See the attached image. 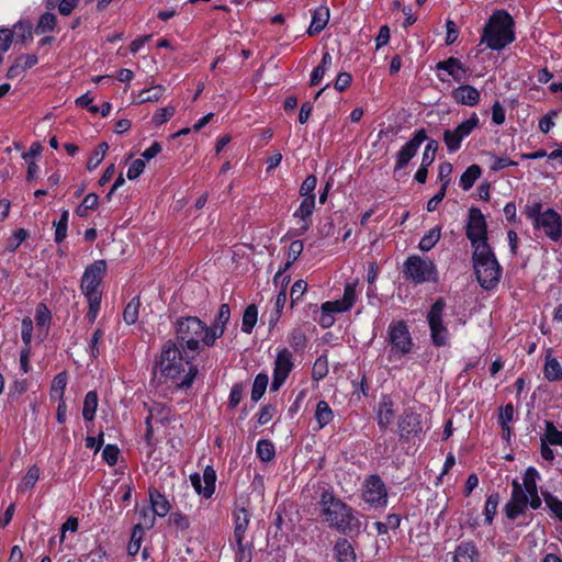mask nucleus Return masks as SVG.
Wrapping results in <instances>:
<instances>
[{
  "label": "nucleus",
  "instance_id": "1",
  "mask_svg": "<svg viewBox=\"0 0 562 562\" xmlns=\"http://www.w3.org/2000/svg\"><path fill=\"white\" fill-rule=\"evenodd\" d=\"M319 506L324 521L329 527L349 536L360 533L362 529L360 518L350 506L337 498L331 492H323Z\"/></svg>",
  "mask_w": 562,
  "mask_h": 562
},
{
  "label": "nucleus",
  "instance_id": "2",
  "mask_svg": "<svg viewBox=\"0 0 562 562\" xmlns=\"http://www.w3.org/2000/svg\"><path fill=\"white\" fill-rule=\"evenodd\" d=\"M191 359H193V356L190 357L184 352L182 355L177 344L168 340L162 346L157 368L161 375L178 379L181 373L184 372V367L189 366V371L186 373L183 380L178 383L179 387H189L198 374V368L190 364Z\"/></svg>",
  "mask_w": 562,
  "mask_h": 562
},
{
  "label": "nucleus",
  "instance_id": "3",
  "mask_svg": "<svg viewBox=\"0 0 562 562\" xmlns=\"http://www.w3.org/2000/svg\"><path fill=\"white\" fill-rule=\"evenodd\" d=\"M514 20L506 11H496L484 26L481 44L501 50L515 40Z\"/></svg>",
  "mask_w": 562,
  "mask_h": 562
},
{
  "label": "nucleus",
  "instance_id": "4",
  "mask_svg": "<svg viewBox=\"0 0 562 562\" xmlns=\"http://www.w3.org/2000/svg\"><path fill=\"white\" fill-rule=\"evenodd\" d=\"M176 338L182 351L196 353L204 345L209 333L207 325L195 316L180 317L175 323Z\"/></svg>",
  "mask_w": 562,
  "mask_h": 562
},
{
  "label": "nucleus",
  "instance_id": "5",
  "mask_svg": "<svg viewBox=\"0 0 562 562\" xmlns=\"http://www.w3.org/2000/svg\"><path fill=\"white\" fill-rule=\"evenodd\" d=\"M473 267L480 285L490 290L495 288L502 276V268L488 245L481 244L473 251Z\"/></svg>",
  "mask_w": 562,
  "mask_h": 562
},
{
  "label": "nucleus",
  "instance_id": "6",
  "mask_svg": "<svg viewBox=\"0 0 562 562\" xmlns=\"http://www.w3.org/2000/svg\"><path fill=\"white\" fill-rule=\"evenodd\" d=\"M403 273L415 283L436 282L438 280L435 262L417 255L409 256L405 260Z\"/></svg>",
  "mask_w": 562,
  "mask_h": 562
},
{
  "label": "nucleus",
  "instance_id": "7",
  "mask_svg": "<svg viewBox=\"0 0 562 562\" xmlns=\"http://www.w3.org/2000/svg\"><path fill=\"white\" fill-rule=\"evenodd\" d=\"M387 336L391 345V357H403L412 351L413 341L405 323H391L387 328Z\"/></svg>",
  "mask_w": 562,
  "mask_h": 562
},
{
  "label": "nucleus",
  "instance_id": "8",
  "mask_svg": "<svg viewBox=\"0 0 562 562\" xmlns=\"http://www.w3.org/2000/svg\"><path fill=\"white\" fill-rule=\"evenodd\" d=\"M445 306L443 300L439 299L432 304L427 315L431 340L438 347L446 346L449 340L448 329L442 322Z\"/></svg>",
  "mask_w": 562,
  "mask_h": 562
},
{
  "label": "nucleus",
  "instance_id": "9",
  "mask_svg": "<svg viewBox=\"0 0 562 562\" xmlns=\"http://www.w3.org/2000/svg\"><path fill=\"white\" fill-rule=\"evenodd\" d=\"M106 262L97 260L88 266L81 279V290L87 299L101 297L99 285L105 274Z\"/></svg>",
  "mask_w": 562,
  "mask_h": 562
},
{
  "label": "nucleus",
  "instance_id": "10",
  "mask_svg": "<svg viewBox=\"0 0 562 562\" xmlns=\"http://www.w3.org/2000/svg\"><path fill=\"white\" fill-rule=\"evenodd\" d=\"M362 498L372 507L383 508L387 505L386 487L378 475H370L362 485Z\"/></svg>",
  "mask_w": 562,
  "mask_h": 562
},
{
  "label": "nucleus",
  "instance_id": "11",
  "mask_svg": "<svg viewBox=\"0 0 562 562\" xmlns=\"http://www.w3.org/2000/svg\"><path fill=\"white\" fill-rule=\"evenodd\" d=\"M479 125V117L475 113L470 119L460 123L454 130H446L443 142L450 153L457 151L461 147L462 140L468 137Z\"/></svg>",
  "mask_w": 562,
  "mask_h": 562
},
{
  "label": "nucleus",
  "instance_id": "12",
  "mask_svg": "<svg viewBox=\"0 0 562 562\" xmlns=\"http://www.w3.org/2000/svg\"><path fill=\"white\" fill-rule=\"evenodd\" d=\"M465 234L474 249H476V246H480L481 244L488 245L486 243V221L483 213L476 207L470 209Z\"/></svg>",
  "mask_w": 562,
  "mask_h": 562
},
{
  "label": "nucleus",
  "instance_id": "13",
  "mask_svg": "<svg viewBox=\"0 0 562 562\" xmlns=\"http://www.w3.org/2000/svg\"><path fill=\"white\" fill-rule=\"evenodd\" d=\"M293 366L292 352L286 348L281 349L274 360L271 391H278L282 386L292 371Z\"/></svg>",
  "mask_w": 562,
  "mask_h": 562
},
{
  "label": "nucleus",
  "instance_id": "14",
  "mask_svg": "<svg viewBox=\"0 0 562 562\" xmlns=\"http://www.w3.org/2000/svg\"><path fill=\"white\" fill-rule=\"evenodd\" d=\"M512 485V497L505 506V512L509 519H516L519 515L524 514L527 506L530 505V496L518 481L514 480Z\"/></svg>",
  "mask_w": 562,
  "mask_h": 562
},
{
  "label": "nucleus",
  "instance_id": "15",
  "mask_svg": "<svg viewBox=\"0 0 562 562\" xmlns=\"http://www.w3.org/2000/svg\"><path fill=\"white\" fill-rule=\"evenodd\" d=\"M537 227L542 228L544 234L557 241L562 236L561 216L553 209H548L537 217Z\"/></svg>",
  "mask_w": 562,
  "mask_h": 562
},
{
  "label": "nucleus",
  "instance_id": "16",
  "mask_svg": "<svg viewBox=\"0 0 562 562\" xmlns=\"http://www.w3.org/2000/svg\"><path fill=\"white\" fill-rule=\"evenodd\" d=\"M427 139L425 130H418L413 137L400 149L396 155V165L394 170L403 169L409 160L416 155L419 146Z\"/></svg>",
  "mask_w": 562,
  "mask_h": 562
},
{
  "label": "nucleus",
  "instance_id": "17",
  "mask_svg": "<svg viewBox=\"0 0 562 562\" xmlns=\"http://www.w3.org/2000/svg\"><path fill=\"white\" fill-rule=\"evenodd\" d=\"M231 317V308L228 304H222L217 312V315L214 322L207 326L209 333L204 338V345L206 347H212L216 339L224 335L226 324L228 323Z\"/></svg>",
  "mask_w": 562,
  "mask_h": 562
},
{
  "label": "nucleus",
  "instance_id": "18",
  "mask_svg": "<svg viewBox=\"0 0 562 562\" xmlns=\"http://www.w3.org/2000/svg\"><path fill=\"white\" fill-rule=\"evenodd\" d=\"M190 481L198 494L209 498L215 490L216 474L212 467H206L202 477L195 473L190 476Z\"/></svg>",
  "mask_w": 562,
  "mask_h": 562
},
{
  "label": "nucleus",
  "instance_id": "19",
  "mask_svg": "<svg viewBox=\"0 0 562 562\" xmlns=\"http://www.w3.org/2000/svg\"><path fill=\"white\" fill-rule=\"evenodd\" d=\"M539 477L538 471L529 467L522 479V488L527 491L528 495L530 496V507L532 509H538L541 506V499L538 495V488H537V480Z\"/></svg>",
  "mask_w": 562,
  "mask_h": 562
},
{
  "label": "nucleus",
  "instance_id": "20",
  "mask_svg": "<svg viewBox=\"0 0 562 562\" xmlns=\"http://www.w3.org/2000/svg\"><path fill=\"white\" fill-rule=\"evenodd\" d=\"M398 429L401 437H408L412 434L420 432L422 424L419 415L411 411L404 412L398 422Z\"/></svg>",
  "mask_w": 562,
  "mask_h": 562
},
{
  "label": "nucleus",
  "instance_id": "21",
  "mask_svg": "<svg viewBox=\"0 0 562 562\" xmlns=\"http://www.w3.org/2000/svg\"><path fill=\"white\" fill-rule=\"evenodd\" d=\"M453 99L461 104L474 106L480 101V92L472 86L463 85L452 91Z\"/></svg>",
  "mask_w": 562,
  "mask_h": 562
},
{
  "label": "nucleus",
  "instance_id": "22",
  "mask_svg": "<svg viewBox=\"0 0 562 562\" xmlns=\"http://www.w3.org/2000/svg\"><path fill=\"white\" fill-rule=\"evenodd\" d=\"M37 64V56L35 54H26L19 56L13 65L8 69L7 77L14 79L20 77L24 71L32 68Z\"/></svg>",
  "mask_w": 562,
  "mask_h": 562
},
{
  "label": "nucleus",
  "instance_id": "23",
  "mask_svg": "<svg viewBox=\"0 0 562 562\" xmlns=\"http://www.w3.org/2000/svg\"><path fill=\"white\" fill-rule=\"evenodd\" d=\"M315 210V196L303 198L299 209L294 212V217L299 218L303 224L301 229L306 232L311 226V216Z\"/></svg>",
  "mask_w": 562,
  "mask_h": 562
},
{
  "label": "nucleus",
  "instance_id": "24",
  "mask_svg": "<svg viewBox=\"0 0 562 562\" xmlns=\"http://www.w3.org/2000/svg\"><path fill=\"white\" fill-rule=\"evenodd\" d=\"M453 562H480V553L472 542H461L454 550Z\"/></svg>",
  "mask_w": 562,
  "mask_h": 562
},
{
  "label": "nucleus",
  "instance_id": "25",
  "mask_svg": "<svg viewBox=\"0 0 562 562\" xmlns=\"http://www.w3.org/2000/svg\"><path fill=\"white\" fill-rule=\"evenodd\" d=\"M436 68L447 71L457 81H461L465 74L464 65L456 57L437 63Z\"/></svg>",
  "mask_w": 562,
  "mask_h": 562
},
{
  "label": "nucleus",
  "instance_id": "26",
  "mask_svg": "<svg viewBox=\"0 0 562 562\" xmlns=\"http://www.w3.org/2000/svg\"><path fill=\"white\" fill-rule=\"evenodd\" d=\"M149 502L151 512L158 517H165L171 508L166 496L157 490H149Z\"/></svg>",
  "mask_w": 562,
  "mask_h": 562
},
{
  "label": "nucleus",
  "instance_id": "27",
  "mask_svg": "<svg viewBox=\"0 0 562 562\" xmlns=\"http://www.w3.org/2000/svg\"><path fill=\"white\" fill-rule=\"evenodd\" d=\"M329 20V9L327 7L317 8L312 16V22L307 30L308 35L321 33L327 25Z\"/></svg>",
  "mask_w": 562,
  "mask_h": 562
},
{
  "label": "nucleus",
  "instance_id": "28",
  "mask_svg": "<svg viewBox=\"0 0 562 562\" xmlns=\"http://www.w3.org/2000/svg\"><path fill=\"white\" fill-rule=\"evenodd\" d=\"M249 519V513L245 508H240L235 513L234 539L236 542L244 540Z\"/></svg>",
  "mask_w": 562,
  "mask_h": 562
},
{
  "label": "nucleus",
  "instance_id": "29",
  "mask_svg": "<svg viewBox=\"0 0 562 562\" xmlns=\"http://www.w3.org/2000/svg\"><path fill=\"white\" fill-rule=\"evenodd\" d=\"M334 418V413L326 401H319L315 409V420L318 429L327 426Z\"/></svg>",
  "mask_w": 562,
  "mask_h": 562
},
{
  "label": "nucleus",
  "instance_id": "30",
  "mask_svg": "<svg viewBox=\"0 0 562 562\" xmlns=\"http://www.w3.org/2000/svg\"><path fill=\"white\" fill-rule=\"evenodd\" d=\"M482 170L479 165H471L467 168V170L462 173L460 178V187L468 191L470 190L474 182L481 177Z\"/></svg>",
  "mask_w": 562,
  "mask_h": 562
},
{
  "label": "nucleus",
  "instance_id": "31",
  "mask_svg": "<svg viewBox=\"0 0 562 562\" xmlns=\"http://www.w3.org/2000/svg\"><path fill=\"white\" fill-rule=\"evenodd\" d=\"M98 408V394L95 391H90L86 394L82 407V417L87 422L94 418Z\"/></svg>",
  "mask_w": 562,
  "mask_h": 562
},
{
  "label": "nucleus",
  "instance_id": "32",
  "mask_svg": "<svg viewBox=\"0 0 562 562\" xmlns=\"http://www.w3.org/2000/svg\"><path fill=\"white\" fill-rule=\"evenodd\" d=\"M335 552L338 562H355L356 560L353 548L346 539L337 541Z\"/></svg>",
  "mask_w": 562,
  "mask_h": 562
},
{
  "label": "nucleus",
  "instance_id": "33",
  "mask_svg": "<svg viewBox=\"0 0 562 562\" xmlns=\"http://www.w3.org/2000/svg\"><path fill=\"white\" fill-rule=\"evenodd\" d=\"M394 418L393 404L391 401L380 403L378 411V423L381 428H386Z\"/></svg>",
  "mask_w": 562,
  "mask_h": 562
},
{
  "label": "nucleus",
  "instance_id": "34",
  "mask_svg": "<svg viewBox=\"0 0 562 562\" xmlns=\"http://www.w3.org/2000/svg\"><path fill=\"white\" fill-rule=\"evenodd\" d=\"M66 385H67V374H66V372H60L59 374H57L54 378V380L52 382L50 397L53 400H57V401L64 400V393H65Z\"/></svg>",
  "mask_w": 562,
  "mask_h": 562
},
{
  "label": "nucleus",
  "instance_id": "35",
  "mask_svg": "<svg viewBox=\"0 0 562 562\" xmlns=\"http://www.w3.org/2000/svg\"><path fill=\"white\" fill-rule=\"evenodd\" d=\"M57 24V18L55 14L46 12L40 16L37 25L35 27L36 34H46L53 32Z\"/></svg>",
  "mask_w": 562,
  "mask_h": 562
},
{
  "label": "nucleus",
  "instance_id": "36",
  "mask_svg": "<svg viewBox=\"0 0 562 562\" xmlns=\"http://www.w3.org/2000/svg\"><path fill=\"white\" fill-rule=\"evenodd\" d=\"M441 237V228L434 227L430 229L419 241V249L423 251H429L435 247Z\"/></svg>",
  "mask_w": 562,
  "mask_h": 562
},
{
  "label": "nucleus",
  "instance_id": "37",
  "mask_svg": "<svg viewBox=\"0 0 562 562\" xmlns=\"http://www.w3.org/2000/svg\"><path fill=\"white\" fill-rule=\"evenodd\" d=\"M257 307L255 305L247 306L243 315L241 330L246 334H250L257 323Z\"/></svg>",
  "mask_w": 562,
  "mask_h": 562
},
{
  "label": "nucleus",
  "instance_id": "38",
  "mask_svg": "<svg viewBox=\"0 0 562 562\" xmlns=\"http://www.w3.org/2000/svg\"><path fill=\"white\" fill-rule=\"evenodd\" d=\"M268 382H269V378L267 374L259 373L256 375L254 384H252V390H251V400L254 402H257L262 397V395L266 392Z\"/></svg>",
  "mask_w": 562,
  "mask_h": 562
},
{
  "label": "nucleus",
  "instance_id": "39",
  "mask_svg": "<svg viewBox=\"0 0 562 562\" xmlns=\"http://www.w3.org/2000/svg\"><path fill=\"white\" fill-rule=\"evenodd\" d=\"M138 514V522L134 526L136 528H139L142 530L144 529H151L156 521V515L154 513H150V510L147 507H142L137 510Z\"/></svg>",
  "mask_w": 562,
  "mask_h": 562
},
{
  "label": "nucleus",
  "instance_id": "40",
  "mask_svg": "<svg viewBox=\"0 0 562 562\" xmlns=\"http://www.w3.org/2000/svg\"><path fill=\"white\" fill-rule=\"evenodd\" d=\"M140 302L138 299H132L124 308L123 319L126 324L132 325L135 324L138 319V311H139Z\"/></svg>",
  "mask_w": 562,
  "mask_h": 562
},
{
  "label": "nucleus",
  "instance_id": "41",
  "mask_svg": "<svg viewBox=\"0 0 562 562\" xmlns=\"http://www.w3.org/2000/svg\"><path fill=\"white\" fill-rule=\"evenodd\" d=\"M164 92L165 88L162 86H155L149 89H145L138 94V103L156 102L164 95Z\"/></svg>",
  "mask_w": 562,
  "mask_h": 562
},
{
  "label": "nucleus",
  "instance_id": "42",
  "mask_svg": "<svg viewBox=\"0 0 562 562\" xmlns=\"http://www.w3.org/2000/svg\"><path fill=\"white\" fill-rule=\"evenodd\" d=\"M256 452L261 461L269 462L274 457V447L269 440L261 439L257 442Z\"/></svg>",
  "mask_w": 562,
  "mask_h": 562
},
{
  "label": "nucleus",
  "instance_id": "43",
  "mask_svg": "<svg viewBox=\"0 0 562 562\" xmlns=\"http://www.w3.org/2000/svg\"><path fill=\"white\" fill-rule=\"evenodd\" d=\"M99 204V198L94 193H89L85 196L82 203L76 209V214L80 217H85L89 210H94Z\"/></svg>",
  "mask_w": 562,
  "mask_h": 562
},
{
  "label": "nucleus",
  "instance_id": "44",
  "mask_svg": "<svg viewBox=\"0 0 562 562\" xmlns=\"http://www.w3.org/2000/svg\"><path fill=\"white\" fill-rule=\"evenodd\" d=\"M108 149H109L108 143L103 142V143L99 144L97 146V148L94 149L93 155L89 158V160L87 162V168L89 170L95 169L101 164V161L104 159Z\"/></svg>",
  "mask_w": 562,
  "mask_h": 562
},
{
  "label": "nucleus",
  "instance_id": "45",
  "mask_svg": "<svg viewBox=\"0 0 562 562\" xmlns=\"http://www.w3.org/2000/svg\"><path fill=\"white\" fill-rule=\"evenodd\" d=\"M544 375L550 381H559L562 379V368L558 360H547L544 364Z\"/></svg>",
  "mask_w": 562,
  "mask_h": 562
},
{
  "label": "nucleus",
  "instance_id": "46",
  "mask_svg": "<svg viewBox=\"0 0 562 562\" xmlns=\"http://www.w3.org/2000/svg\"><path fill=\"white\" fill-rule=\"evenodd\" d=\"M38 477H40V469L35 465L31 467L27 470L24 477L22 479V481L19 485V490L22 492H25V491L32 488L36 484Z\"/></svg>",
  "mask_w": 562,
  "mask_h": 562
},
{
  "label": "nucleus",
  "instance_id": "47",
  "mask_svg": "<svg viewBox=\"0 0 562 562\" xmlns=\"http://www.w3.org/2000/svg\"><path fill=\"white\" fill-rule=\"evenodd\" d=\"M498 502H499L498 494H492L486 499L484 515H485V521L488 525L492 524L494 516L496 515Z\"/></svg>",
  "mask_w": 562,
  "mask_h": 562
},
{
  "label": "nucleus",
  "instance_id": "48",
  "mask_svg": "<svg viewBox=\"0 0 562 562\" xmlns=\"http://www.w3.org/2000/svg\"><path fill=\"white\" fill-rule=\"evenodd\" d=\"M304 245L302 240H294L291 243L288 252V261L284 266V270L289 269L291 265L297 260L303 251Z\"/></svg>",
  "mask_w": 562,
  "mask_h": 562
},
{
  "label": "nucleus",
  "instance_id": "49",
  "mask_svg": "<svg viewBox=\"0 0 562 562\" xmlns=\"http://www.w3.org/2000/svg\"><path fill=\"white\" fill-rule=\"evenodd\" d=\"M176 113V108L173 105H168L166 108H161L153 116V122L156 125H161L168 122Z\"/></svg>",
  "mask_w": 562,
  "mask_h": 562
},
{
  "label": "nucleus",
  "instance_id": "50",
  "mask_svg": "<svg viewBox=\"0 0 562 562\" xmlns=\"http://www.w3.org/2000/svg\"><path fill=\"white\" fill-rule=\"evenodd\" d=\"M289 344L295 350L303 349L305 347V344H306L305 334L301 329L294 328L289 334Z\"/></svg>",
  "mask_w": 562,
  "mask_h": 562
},
{
  "label": "nucleus",
  "instance_id": "51",
  "mask_svg": "<svg viewBox=\"0 0 562 562\" xmlns=\"http://www.w3.org/2000/svg\"><path fill=\"white\" fill-rule=\"evenodd\" d=\"M143 538V530L134 527L131 540L127 546V552L130 555H136L140 549V542Z\"/></svg>",
  "mask_w": 562,
  "mask_h": 562
},
{
  "label": "nucleus",
  "instance_id": "52",
  "mask_svg": "<svg viewBox=\"0 0 562 562\" xmlns=\"http://www.w3.org/2000/svg\"><path fill=\"white\" fill-rule=\"evenodd\" d=\"M316 184H317V178L314 175L307 176L301 184L300 195L302 198L315 196L313 192L316 188Z\"/></svg>",
  "mask_w": 562,
  "mask_h": 562
},
{
  "label": "nucleus",
  "instance_id": "53",
  "mask_svg": "<svg viewBox=\"0 0 562 562\" xmlns=\"http://www.w3.org/2000/svg\"><path fill=\"white\" fill-rule=\"evenodd\" d=\"M513 417L514 406L512 404H507L499 409L498 420L503 431H508V424L513 420Z\"/></svg>",
  "mask_w": 562,
  "mask_h": 562
},
{
  "label": "nucleus",
  "instance_id": "54",
  "mask_svg": "<svg viewBox=\"0 0 562 562\" xmlns=\"http://www.w3.org/2000/svg\"><path fill=\"white\" fill-rule=\"evenodd\" d=\"M546 440L551 445H562V431L558 430L551 422L546 424Z\"/></svg>",
  "mask_w": 562,
  "mask_h": 562
},
{
  "label": "nucleus",
  "instance_id": "55",
  "mask_svg": "<svg viewBox=\"0 0 562 562\" xmlns=\"http://www.w3.org/2000/svg\"><path fill=\"white\" fill-rule=\"evenodd\" d=\"M438 142L437 140H429L424 149L422 161L424 162V166H430L436 156V151L438 149Z\"/></svg>",
  "mask_w": 562,
  "mask_h": 562
},
{
  "label": "nucleus",
  "instance_id": "56",
  "mask_svg": "<svg viewBox=\"0 0 562 562\" xmlns=\"http://www.w3.org/2000/svg\"><path fill=\"white\" fill-rule=\"evenodd\" d=\"M29 236L24 228L16 229L8 239V249L14 251Z\"/></svg>",
  "mask_w": 562,
  "mask_h": 562
},
{
  "label": "nucleus",
  "instance_id": "57",
  "mask_svg": "<svg viewBox=\"0 0 562 562\" xmlns=\"http://www.w3.org/2000/svg\"><path fill=\"white\" fill-rule=\"evenodd\" d=\"M543 496L547 506L562 521V501L549 493L543 494Z\"/></svg>",
  "mask_w": 562,
  "mask_h": 562
},
{
  "label": "nucleus",
  "instance_id": "58",
  "mask_svg": "<svg viewBox=\"0 0 562 562\" xmlns=\"http://www.w3.org/2000/svg\"><path fill=\"white\" fill-rule=\"evenodd\" d=\"M321 308L323 312H330L331 314L347 312L350 310L348 305L344 303L342 300L327 301L322 304Z\"/></svg>",
  "mask_w": 562,
  "mask_h": 562
},
{
  "label": "nucleus",
  "instance_id": "59",
  "mask_svg": "<svg viewBox=\"0 0 562 562\" xmlns=\"http://www.w3.org/2000/svg\"><path fill=\"white\" fill-rule=\"evenodd\" d=\"M237 544V551H236V562H251L252 560V552L249 547H247L244 543V540H240V542H236Z\"/></svg>",
  "mask_w": 562,
  "mask_h": 562
},
{
  "label": "nucleus",
  "instance_id": "60",
  "mask_svg": "<svg viewBox=\"0 0 562 562\" xmlns=\"http://www.w3.org/2000/svg\"><path fill=\"white\" fill-rule=\"evenodd\" d=\"M103 337L101 328L95 329L88 346V351L91 357L97 358L100 353L99 344Z\"/></svg>",
  "mask_w": 562,
  "mask_h": 562
},
{
  "label": "nucleus",
  "instance_id": "61",
  "mask_svg": "<svg viewBox=\"0 0 562 562\" xmlns=\"http://www.w3.org/2000/svg\"><path fill=\"white\" fill-rule=\"evenodd\" d=\"M32 333H33V322L30 317H24L22 319V340L26 348H30L32 341Z\"/></svg>",
  "mask_w": 562,
  "mask_h": 562
},
{
  "label": "nucleus",
  "instance_id": "62",
  "mask_svg": "<svg viewBox=\"0 0 562 562\" xmlns=\"http://www.w3.org/2000/svg\"><path fill=\"white\" fill-rule=\"evenodd\" d=\"M35 321H36L37 326H40V327H45L49 324L50 312L44 304H40L37 306L36 314H35Z\"/></svg>",
  "mask_w": 562,
  "mask_h": 562
},
{
  "label": "nucleus",
  "instance_id": "63",
  "mask_svg": "<svg viewBox=\"0 0 562 562\" xmlns=\"http://www.w3.org/2000/svg\"><path fill=\"white\" fill-rule=\"evenodd\" d=\"M169 522L175 528L184 531L190 527V521L187 516L180 514V513H173L171 514L169 518Z\"/></svg>",
  "mask_w": 562,
  "mask_h": 562
},
{
  "label": "nucleus",
  "instance_id": "64",
  "mask_svg": "<svg viewBox=\"0 0 562 562\" xmlns=\"http://www.w3.org/2000/svg\"><path fill=\"white\" fill-rule=\"evenodd\" d=\"M144 169H145V161L143 159H135L131 164L126 176L130 180H135L143 173Z\"/></svg>",
  "mask_w": 562,
  "mask_h": 562
}]
</instances>
